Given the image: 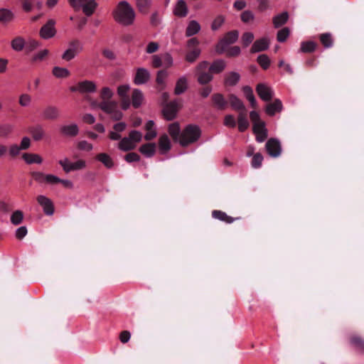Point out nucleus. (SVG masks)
I'll use <instances>...</instances> for the list:
<instances>
[{
  "label": "nucleus",
  "mask_w": 364,
  "mask_h": 364,
  "mask_svg": "<svg viewBox=\"0 0 364 364\" xmlns=\"http://www.w3.org/2000/svg\"><path fill=\"white\" fill-rule=\"evenodd\" d=\"M130 90V86L127 84L119 85L117 90L118 96L121 100V107L124 110H127L131 105L128 93Z\"/></svg>",
  "instance_id": "obj_10"
},
{
  "label": "nucleus",
  "mask_w": 364,
  "mask_h": 364,
  "mask_svg": "<svg viewBox=\"0 0 364 364\" xmlns=\"http://www.w3.org/2000/svg\"><path fill=\"white\" fill-rule=\"evenodd\" d=\"M249 127V122L243 114L238 116V129L240 132L245 131Z\"/></svg>",
  "instance_id": "obj_50"
},
{
  "label": "nucleus",
  "mask_w": 364,
  "mask_h": 364,
  "mask_svg": "<svg viewBox=\"0 0 364 364\" xmlns=\"http://www.w3.org/2000/svg\"><path fill=\"white\" fill-rule=\"evenodd\" d=\"M114 92L109 87H104L100 91V98L102 101H110L109 100L113 97Z\"/></svg>",
  "instance_id": "obj_48"
},
{
  "label": "nucleus",
  "mask_w": 364,
  "mask_h": 364,
  "mask_svg": "<svg viewBox=\"0 0 364 364\" xmlns=\"http://www.w3.org/2000/svg\"><path fill=\"white\" fill-rule=\"evenodd\" d=\"M70 90L80 93H93L97 90V85L93 81L83 80L79 82L75 86L70 87Z\"/></svg>",
  "instance_id": "obj_9"
},
{
  "label": "nucleus",
  "mask_w": 364,
  "mask_h": 364,
  "mask_svg": "<svg viewBox=\"0 0 364 364\" xmlns=\"http://www.w3.org/2000/svg\"><path fill=\"white\" fill-rule=\"evenodd\" d=\"M225 62L223 60L214 61L209 67L210 72L213 73H220L225 68Z\"/></svg>",
  "instance_id": "obj_38"
},
{
  "label": "nucleus",
  "mask_w": 364,
  "mask_h": 364,
  "mask_svg": "<svg viewBox=\"0 0 364 364\" xmlns=\"http://www.w3.org/2000/svg\"><path fill=\"white\" fill-rule=\"evenodd\" d=\"M70 5L75 10L82 9L83 13L87 16H91L97 8V3L95 0H68Z\"/></svg>",
  "instance_id": "obj_4"
},
{
  "label": "nucleus",
  "mask_w": 364,
  "mask_h": 364,
  "mask_svg": "<svg viewBox=\"0 0 364 364\" xmlns=\"http://www.w3.org/2000/svg\"><path fill=\"white\" fill-rule=\"evenodd\" d=\"M98 107L104 112L111 115V117L118 121L123 117L122 112L118 109L117 103L115 101H102L98 104Z\"/></svg>",
  "instance_id": "obj_5"
},
{
  "label": "nucleus",
  "mask_w": 364,
  "mask_h": 364,
  "mask_svg": "<svg viewBox=\"0 0 364 364\" xmlns=\"http://www.w3.org/2000/svg\"><path fill=\"white\" fill-rule=\"evenodd\" d=\"M82 50V47L78 41L72 42L70 43L68 48L63 53L62 58L66 61H70Z\"/></svg>",
  "instance_id": "obj_11"
},
{
  "label": "nucleus",
  "mask_w": 364,
  "mask_h": 364,
  "mask_svg": "<svg viewBox=\"0 0 364 364\" xmlns=\"http://www.w3.org/2000/svg\"><path fill=\"white\" fill-rule=\"evenodd\" d=\"M38 204L43 208V212L47 215H53L54 213V205L52 200L43 195L37 197Z\"/></svg>",
  "instance_id": "obj_14"
},
{
  "label": "nucleus",
  "mask_w": 364,
  "mask_h": 364,
  "mask_svg": "<svg viewBox=\"0 0 364 364\" xmlns=\"http://www.w3.org/2000/svg\"><path fill=\"white\" fill-rule=\"evenodd\" d=\"M240 79V75L236 72L227 73L225 77V84L228 86L235 85Z\"/></svg>",
  "instance_id": "obj_31"
},
{
  "label": "nucleus",
  "mask_w": 364,
  "mask_h": 364,
  "mask_svg": "<svg viewBox=\"0 0 364 364\" xmlns=\"http://www.w3.org/2000/svg\"><path fill=\"white\" fill-rule=\"evenodd\" d=\"M282 109V104L279 100H274V102L268 104L266 107V112L270 116H273L275 113L281 112Z\"/></svg>",
  "instance_id": "obj_27"
},
{
  "label": "nucleus",
  "mask_w": 364,
  "mask_h": 364,
  "mask_svg": "<svg viewBox=\"0 0 364 364\" xmlns=\"http://www.w3.org/2000/svg\"><path fill=\"white\" fill-rule=\"evenodd\" d=\"M168 132L171 136L172 139L179 144L181 140V131L180 125L178 122L171 123L168 125Z\"/></svg>",
  "instance_id": "obj_23"
},
{
  "label": "nucleus",
  "mask_w": 364,
  "mask_h": 364,
  "mask_svg": "<svg viewBox=\"0 0 364 364\" xmlns=\"http://www.w3.org/2000/svg\"><path fill=\"white\" fill-rule=\"evenodd\" d=\"M144 95L138 89H134L132 95V105L134 108H139L143 103Z\"/></svg>",
  "instance_id": "obj_25"
},
{
  "label": "nucleus",
  "mask_w": 364,
  "mask_h": 364,
  "mask_svg": "<svg viewBox=\"0 0 364 364\" xmlns=\"http://www.w3.org/2000/svg\"><path fill=\"white\" fill-rule=\"evenodd\" d=\"M289 14L287 12H283L275 16L273 18V24L275 28H279L283 26L288 20Z\"/></svg>",
  "instance_id": "obj_39"
},
{
  "label": "nucleus",
  "mask_w": 364,
  "mask_h": 364,
  "mask_svg": "<svg viewBox=\"0 0 364 364\" xmlns=\"http://www.w3.org/2000/svg\"><path fill=\"white\" fill-rule=\"evenodd\" d=\"M113 18L123 26L132 25L135 19V11L126 1H120L112 12Z\"/></svg>",
  "instance_id": "obj_1"
},
{
  "label": "nucleus",
  "mask_w": 364,
  "mask_h": 364,
  "mask_svg": "<svg viewBox=\"0 0 364 364\" xmlns=\"http://www.w3.org/2000/svg\"><path fill=\"white\" fill-rule=\"evenodd\" d=\"M200 54V49L199 48L190 49L186 55V60L189 63H193L199 57Z\"/></svg>",
  "instance_id": "obj_44"
},
{
  "label": "nucleus",
  "mask_w": 364,
  "mask_h": 364,
  "mask_svg": "<svg viewBox=\"0 0 364 364\" xmlns=\"http://www.w3.org/2000/svg\"><path fill=\"white\" fill-rule=\"evenodd\" d=\"M255 16L250 11H245L241 14V20L244 23H249L254 20Z\"/></svg>",
  "instance_id": "obj_64"
},
{
  "label": "nucleus",
  "mask_w": 364,
  "mask_h": 364,
  "mask_svg": "<svg viewBox=\"0 0 364 364\" xmlns=\"http://www.w3.org/2000/svg\"><path fill=\"white\" fill-rule=\"evenodd\" d=\"M136 146L129 136L122 138L118 144V148L123 151L134 149Z\"/></svg>",
  "instance_id": "obj_28"
},
{
  "label": "nucleus",
  "mask_w": 364,
  "mask_h": 364,
  "mask_svg": "<svg viewBox=\"0 0 364 364\" xmlns=\"http://www.w3.org/2000/svg\"><path fill=\"white\" fill-rule=\"evenodd\" d=\"M14 129V127L9 124H0V137H7Z\"/></svg>",
  "instance_id": "obj_51"
},
{
  "label": "nucleus",
  "mask_w": 364,
  "mask_h": 364,
  "mask_svg": "<svg viewBox=\"0 0 364 364\" xmlns=\"http://www.w3.org/2000/svg\"><path fill=\"white\" fill-rule=\"evenodd\" d=\"M289 36V29L284 28L277 33V38L279 42H284Z\"/></svg>",
  "instance_id": "obj_58"
},
{
  "label": "nucleus",
  "mask_w": 364,
  "mask_h": 364,
  "mask_svg": "<svg viewBox=\"0 0 364 364\" xmlns=\"http://www.w3.org/2000/svg\"><path fill=\"white\" fill-rule=\"evenodd\" d=\"M316 48V43L313 41L302 42L301 44V51L303 53H311Z\"/></svg>",
  "instance_id": "obj_52"
},
{
  "label": "nucleus",
  "mask_w": 364,
  "mask_h": 364,
  "mask_svg": "<svg viewBox=\"0 0 364 364\" xmlns=\"http://www.w3.org/2000/svg\"><path fill=\"white\" fill-rule=\"evenodd\" d=\"M23 219V214L21 210L14 211L11 216V222L12 224L17 225L21 223Z\"/></svg>",
  "instance_id": "obj_49"
},
{
  "label": "nucleus",
  "mask_w": 364,
  "mask_h": 364,
  "mask_svg": "<svg viewBox=\"0 0 364 364\" xmlns=\"http://www.w3.org/2000/svg\"><path fill=\"white\" fill-rule=\"evenodd\" d=\"M250 117L253 123V132L256 135L257 141L263 142L267 137L265 123L260 119L259 114L255 111H252L250 113Z\"/></svg>",
  "instance_id": "obj_3"
},
{
  "label": "nucleus",
  "mask_w": 364,
  "mask_h": 364,
  "mask_svg": "<svg viewBox=\"0 0 364 364\" xmlns=\"http://www.w3.org/2000/svg\"><path fill=\"white\" fill-rule=\"evenodd\" d=\"M31 97L28 94H23L19 97V104L22 107H28L31 105Z\"/></svg>",
  "instance_id": "obj_61"
},
{
  "label": "nucleus",
  "mask_w": 364,
  "mask_h": 364,
  "mask_svg": "<svg viewBox=\"0 0 364 364\" xmlns=\"http://www.w3.org/2000/svg\"><path fill=\"white\" fill-rule=\"evenodd\" d=\"M229 102L231 107L235 110L240 111L245 109L243 102L235 95H230L229 96Z\"/></svg>",
  "instance_id": "obj_40"
},
{
  "label": "nucleus",
  "mask_w": 364,
  "mask_h": 364,
  "mask_svg": "<svg viewBox=\"0 0 364 364\" xmlns=\"http://www.w3.org/2000/svg\"><path fill=\"white\" fill-rule=\"evenodd\" d=\"M14 18V14L8 9H0V22L7 23L12 21Z\"/></svg>",
  "instance_id": "obj_30"
},
{
  "label": "nucleus",
  "mask_w": 364,
  "mask_h": 364,
  "mask_svg": "<svg viewBox=\"0 0 364 364\" xmlns=\"http://www.w3.org/2000/svg\"><path fill=\"white\" fill-rule=\"evenodd\" d=\"M52 73L57 78H66L70 75V71L67 68L58 66L54 67Z\"/></svg>",
  "instance_id": "obj_42"
},
{
  "label": "nucleus",
  "mask_w": 364,
  "mask_h": 364,
  "mask_svg": "<svg viewBox=\"0 0 364 364\" xmlns=\"http://www.w3.org/2000/svg\"><path fill=\"white\" fill-rule=\"evenodd\" d=\"M214 105L219 109H225L227 107L228 102L224 96L220 93L214 94L212 96Z\"/></svg>",
  "instance_id": "obj_26"
},
{
  "label": "nucleus",
  "mask_w": 364,
  "mask_h": 364,
  "mask_svg": "<svg viewBox=\"0 0 364 364\" xmlns=\"http://www.w3.org/2000/svg\"><path fill=\"white\" fill-rule=\"evenodd\" d=\"M55 21L53 19H50L47 23L41 28L40 36L42 38L48 39L55 35Z\"/></svg>",
  "instance_id": "obj_15"
},
{
  "label": "nucleus",
  "mask_w": 364,
  "mask_h": 364,
  "mask_svg": "<svg viewBox=\"0 0 364 364\" xmlns=\"http://www.w3.org/2000/svg\"><path fill=\"white\" fill-rule=\"evenodd\" d=\"M150 78V73L148 70L140 68H138L134 79L136 85H143L147 82Z\"/></svg>",
  "instance_id": "obj_19"
},
{
  "label": "nucleus",
  "mask_w": 364,
  "mask_h": 364,
  "mask_svg": "<svg viewBox=\"0 0 364 364\" xmlns=\"http://www.w3.org/2000/svg\"><path fill=\"white\" fill-rule=\"evenodd\" d=\"M129 138L134 142V145L141 141L142 134L140 132L136 130L131 131L129 134Z\"/></svg>",
  "instance_id": "obj_57"
},
{
  "label": "nucleus",
  "mask_w": 364,
  "mask_h": 364,
  "mask_svg": "<svg viewBox=\"0 0 364 364\" xmlns=\"http://www.w3.org/2000/svg\"><path fill=\"white\" fill-rule=\"evenodd\" d=\"M171 148V140L166 134L161 135L159 139V149L161 154H166Z\"/></svg>",
  "instance_id": "obj_22"
},
{
  "label": "nucleus",
  "mask_w": 364,
  "mask_h": 364,
  "mask_svg": "<svg viewBox=\"0 0 364 364\" xmlns=\"http://www.w3.org/2000/svg\"><path fill=\"white\" fill-rule=\"evenodd\" d=\"M139 151L146 157H151L156 151L155 144H145L140 146Z\"/></svg>",
  "instance_id": "obj_34"
},
{
  "label": "nucleus",
  "mask_w": 364,
  "mask_h": 364,
  "mask_svg": "<svg viewBox=\"0 0 364 364\" xmlns=\"http://www.w3.org/2000/svg\"><path fill=\"white\" fill-rule=\"evenodd\" d=\"M320 40L325 48H331L333 46V39L330 33L321 34Z\"/></svg>",
  "instance_id": "obj_53"
},
{
  "label": "nucleus",
  "mask_w": 364,
  "mask_h": 364,
  "mask_svg": "<svg viewBox=\"0 0 364 364\" xmlns=\"http://www.w3.org/2000/svg\"><path fill=\"white\" fill-rule=\"evenodd\" d=\"M96 159L104 164L107 168H112L114 166V161L111 156L105 153H101L97 155Z\"/></svg>",
  "instance_id": "obj_35"
},
{
  "label": "nucleus",
  "mask_w": 364,
  "mask_h": 364,
  "mask_svg": "<svg viewBox=\"0 0 364 364\" xmlns=\"http://www.w3.org/2000/svg\"><path fill=\"white\" fill-rule=\"evenodd\" d=\"M60 132L65 136L75 137L79 134V127L75 123L64 124L60 127Z\"/></svg>",
  "instance_id": "obj_17"
},
{
  "label": "nucleus",
  "mask_w": 364,
  "mask_h": 364,
  "mask_svg": "<svg viewBox=\"0 0 364 364\" xmlns=\"http://www.w3.org/2000/svg\"><path fill=\"white\" fill-rule=\"evenodd\" d=\"M254 34L252 32H245L242 34L241 41L244 47H247L254 40Z\"/></svg>",
  "instance_id": "obj_54"
},
{
  "label": "nucleus",
  "mask_w": 364,
  "mask_h": 364,
  "mask_svg": "<svg viewBox=\"0 0 364 364\" xmlns=\"http://www.w3.org/2000/svg\"><path fill=\"white\" fill-rule=\"evenodd\" d=\"M256 91L259 97L265 102L271 100L274 95L272 89L264 84H258Z\"/></svg>",
  "instance_id": "obj_16"
},
{
  "label": "nucleus",
  "mask_w": 364,
  "mask_h": 364,
  "mask_svg": "<svg viewBox=\"0 0 364 364\" xmlns=\"http://www.w3.org/2000/svg\"><path fill=\"white\" fill-rule=\"evenodd\" d=\"M46 175L41 171H35L32 173L33 179L38 183H43L46 182Z\"/></svg>",
  "instance_id": "obj_62"
},
{
  "label": "nucleus",
  "mask_w": 364,
  "mask_h": 364,
  "mask_svg": "<svg viewBox=\"0 0 364 364\" xmlns=\"http://www.w3.org/2000/svg\"><path fill=\"white\" fill-rule=\"evenodd\" d=\"M257 62L264 70L267 69L270 64V60L265 54L259 55L257 57Z\"/></svg>",
  "instance_id": "obj_56"
},
{
  "label": "nucleus",
  "mask_w": 364,
  "mask_h": 364,
  "mask_svg": "<svg viewBox=\"0 0 364 364\" xmlns=\"http://www.w3.org/2000/svg\"><path fill=\"white\" fill-rule=\"evenodd\" d=\"M65 173L80 171L86 168L87 164L85 160L78 159L75 162H70L68 158H64L58 161Z\"/></svg>",
  "instance_id": "obj_7"
},
{
  "label": "nucleus",
  "mask_w": 364,
  "mask_h": 364,
  "mask_svg": "<svg viewBox=\"0 0 364 364\" xmlns=\"http://www.w3.org/2000/svg\"><path fill=\"white\" fill-rule=\"evenodd\" d=\"M168 77V73L165 70H159L156 75V82L159 85L161 86V89L164 88L166 86V80Z\"/></svg>",
  "instance_id": "obj_46"
},
{
  "label": "nucleus",
  "mask_w": 364,
  "mask_h": 364,
  "mask_svg": "<svg viewBox=\"0 0 364 364\" xmlns=\"http://www.w3.org/2000/svg\"><path fill=\"white\" fill-rule=\"evenodd\" d=\"M200 26L196 21H191L186 28V34L187 36H192L199 32Z\"/></svg>",
  "instance_id": "obj_37"
},
{
  "label": "nucleus",
  "mask_w": 364,
  "mask_h": 364,
  "mask_svg": "<svg viewBox=\"0 0 364 364\" xmlns=\"http://www.w3.org/2000/svg\"><path fill=\"white\" fill-rule=\"evenodd\" d=\"M238 36L239 33L237 31H232L228 32L216 45V52L219 54L224 53L229 45L232 44L237 41Z\"/></svg>",
  "instance_id": "obj_6"
},
{
  "label": "nucleus",
  "mask_w": 364,
  "mask_h": 364,
  "mask_svg": "<svg viewBox=\"0 0 364 364\" xmlns=\"http://www.w3.org/2000/svg\"><path fill=\"white\" fill-rule=\"evenodd\" d=\"M212 215L214 218L223 221L226 223H232L236 220L221 210H213Z\"/></svg>",
  "instance_id": "obj_32"
},
{
  "label": "nucleus",
  "mask_w": 364,
  "mask_h": 364,
  "mask_svg": "<svg viewBox=\"0 0 364 364\" xmlns=\"http://www.w3.org/2000/svg\"><path fill=\"white\" fill-rule=\"evenodd\" d=\"M242 90H243V92H244L246 98L250 101L252 107H256L257 102H256V100L255 98V96H254L253 91H252V88L250 87H249V86H245L242 88Z\"/></svg>",
  "instance_id": "obj_43"
},
{
  "label": "nucleus",
  "mask_w": 364,
  "mask_h": 364,
  "mask_svg": "<svg viewBox=\"0 0 364 364\" xmlns=\"http://www.w3.org/2000/svg\"><path fill=\"white\" fill-rule=\"evenodd\" d=\"M180 105L177 101H173L167 104L163 109L164 118L168 121L172 120L176 117Z\"/></svg>",
  "instance_id": "obj_13"
},
{
  "label": "nucleus",
  "mask_w": 364,
  "mask_h": 364,
  "mask_svg": "<svg viewBox=\"0 0 364 364\" xmlns=\"http://www.w3.org/2000/svg\"><path fill=\"white\" fill-rule=\"evenodd\" d=\"M29 132L35 141H40L45 136V132L43 127L40 125L30 128Z\"/></svg>",
  "instance_id": "obj_33"
},
{
  "label": "nucleus",
  "mask_w": 364,
  "mask_h": 364,
  "mask_svg": "<svg viewBox=\"0 0 364 364\" xmlns=\"http://www.w3.org/2000/svg\"><path fill=\"white\" fill-rule=\"evenodd\" d=\"M265 148L269 155L272 157H278L281 154V144L277 139H269L265 144Z\"/></svg>",
  "instance_id": "obj_12"
},
{
  "label": "nucleus",
  "mask_w": 364,
  "mask_h": 364,
  "mask_svg": "<svg viewBox=\"0 0 364 364\" xmlns=\"http://www.w3.org/2000/svg\"><path fill=\"white\" fill-rule=\"evenodd\" d=\"M42 117L46 120H55L60 117V111L55 106H48L43 109Z\"/></svg>",
  "instance_id": "obj_20"
},
{
  "label": "nucleus",
  "mask_w": 364,
  "mask_h": 364,
  "mask_svg": "<svg viewBox=\"0 0 364 364\" xmlns=\"http://www.w3.org/2000/svg\"><path fill=\"white\" fill-rule=\"evenodd\" d=\"M23 160L28 164H40L43 161L42 157L36 154L26 153L22 156Z\"/></svg>",
  "instance_id": "obj_36"
},
{
  "label": "nucleus",
  "mask_w": 364,
  "mask_h": 364,
  "mask_svg": "<svg viewBox=\"0 0 364 364\" xmlns=\"http://www.w3.org/2000/svg\"><path fill=\"white\" fill-rule=\"evenodd\" d=\"M173 64V60L169 53L154 55L152 56V65L154 68L164 67L168 68Z\"/></svg>",
  "instance_id": "obj_8"
},
{
  "label": "nucleus",
  "mask_w": 364,
  "mask_h": 364,
  "mask_svg": "<svg viewBox=\"0 0 364 364\" xmlns=\"http://www.w3.org/2000/svg\"><path fill=\"white\" fill-rule=\"evenodd\" d=\"M213 76L210 73L207 72H198V82L201 85H205L210 82Z\"/></svg>",
  "instance_id": "obj_45"
},
{
  "label": "nucleus",
  "mask_w": 364,
  "mask_h": 364,
  "mask_svg": "<svg viewBox=\"0 0 364 364\" xmlns=\"http://www.w3.org/2000/svg\"><path fill=\"white\" fill-rule=\"evenodd\" d=\"M188 88V82L186 77H181L176 82L174 89L175 95H179L183 93Z\"/></svg>",
  "instance_id": "obj_29"
},
{
  "label": "nucleus",
  "mask_w": 364,
  "mask_h": 364,
  "mask_svg": "<svg viewBox=\"0 0 364 364\" xmlns=\"http://www.w3.org/2000/svg\"><path fill=\"white\" fill-rule=\"evenodd\" d=\"M25 40L21 36L14 38L11 43L13 50L18 52L21 51L25 48Z\"/></svg>",
  "instance_id": "obj_41"
},
{
  "label": "nucleus",
  "mask_w": 364,
  "mask_h": 364,
  "mask_svg": "<svg viewBox=\"0 0 364 364\" xmlns=\"http://www.w3.org/2000/svg\"><path fill=\"white\" fill-rule=\"evenodd\" d=\"M225 18L223 16H217L212 23L211 28L213 30H218L223 24Z\"/></svg>",
  "instance_id": "obj_63"
},
{
  "label": "nucleus",
  "mask_w": 364,
  "mask_h": 364,
  "mask_svg": "<svg viewBox=\"0 0 364 364\" xmlns=\"http://www.w3.org/2000/svg\"><path fill=\"white\" fill-rule=\"evenodd\" d=\"M145 129L146 131V133L144 136V139L146 141H150L154 139L156 135V129L155 128V124L153 120H149L146 124H145Z\"/></svg>",
  "instance_id": "obj_24"
},
{
  "label": "nucleus",
  "mask_w": 364,
  "mask_h": 364,
  "mask_svg": "<svg viewBox=\"0 0 364 364\" xmlns=\"http://www.w3.org/2000/svg\"><path fill=\"white\" fill-rule=\"evenodd\" d=\"M48 55V50L43 49L36 53L32 58L33 62H40L44 60Z\"/></svg>",
  "instance_id": "obj_59"
},
{
  "label": "nucleus",
  "mask_w": 364,
  "mask_h": 364,
  "mask_svg": "<svg viewBox=\"0 0 364 364\" xmlns=\"http://www.w3.org/2000/svg\"><path fill=\"white\" fill-rule=\"evenodd\" d=\"M269 41L267 38H262L259 40H257L253 43L250 51L251 53H259L263 50H267L269 48Z\"/></svg>",
  "instance_id": "obj_21"
},
{
  "label": "nucleus",
  "mask_w": 364,
  "mask_h": 364,
  "mask_svg": "<svg viewBox=\"0 0 364 364\" xmlns=\"http://www.w3.org/2000/svg\"><path fill=\"white\" fill-rule=\"evenodd\" d=\"M188 8L184 0H178L173 8V14L179 18L187 16Z\"/></svg>",
  "instance_id": "obj_18"
},
{
  "label": "nucleus",
  "mask_w": 364,
  "mask_h": 364,
  "mask_svg": "<svg viewBox=\"0 0 364 364\" xmlns=\"http://www.w3.org/2000/svg\"><path fill=\"white\" fill-rule=\"evenodd\" d=\"M40 46L39 43L33 39H29L25 45V49L27 52H31Z\"/></svg>",
  "instance_id": "obj_60"
},
{
  "label": "nucleus",
  "mask_w": 364,
  "mask_h": 364,
  "mask_svg": "<svg viewBox=\"0 0 364 364\" xmlns=\"http://www.w3.org/2000/svg\"><path fill=\"white\" fill-rule=\"evenodd\" d=\"M201 134L200 129L195 124L187 125L181 133L179 144L182 146H187L197 141Z\"/></svg>",
  "instance_id": "obj_2"
},
{
  "label": "nucleus",
  "mask_w": 364,
  "mask_h": 364,
  "mask_svg": "<svg viewBox=\"0 0 364 364\" xmlns=\"http://www.w3.org/2000/svg\"><path fill=\"white\" fill-rule=\"evenodd\" d=\"M350 343L358 350L364 352V341L360 337L353 336Z\"/></svg>",
  "instance_id": "obj_47"
},
{
  "label": "nucleus",
  "mask_w": 364,
  "mask_h": 364,
  "mask_svg": "<svg viewBox=\"0 0 364 364\" xmlns=\"http://www.w3.org/2000/svg\"><path fill=\"white\" fill-rule=\"evenodd\" d=\"M263 161V156L261 154L257 153L253 155L251 165L254 168H258L261 167Z\"/></svg>",
  "instance_id": "obj_55"
}]
</instances>
